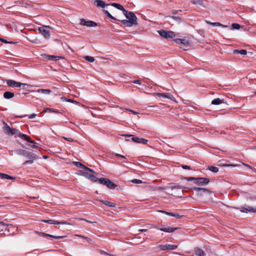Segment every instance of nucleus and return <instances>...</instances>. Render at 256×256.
I'll use <instances>...</instances> for the list:
<instances>
[{
	"instance_id": "1",
	"label": "nucleus",
	"mask_w": 256,
	"mask_h": 256,
	"mask_svg": "<svg viewBox=\"0 0 256 256\" xmlns=\"http://www.w3.org/2000/svg\"><path fill=\"white\" fill-rule=\"evenodd\" d=\"M126 20L121 21L122 23L127 27H131L138 25V18L135 14L132 12L124 11V13Z\"/></svg>"
},
{
	"instance_id": "2",
	"label": "nucleus",
	"mask_w": 256,
	"mask_h": 256,
	"mask_svg": "<svg viewBox=\"0 0 256 256\" xmlns=\"http://www.w3.org/2000/svg\"><path fill=\"white\" fill-rule=\"evenodd\" d=\"M183 179L188 181L193 180L194 184L199 186H204L208 184L210 180L209 178H194V177H184Z\"/></svg>"
},
{
	"instance_id": "3",
	"label": "nucleus",
	"mask_w": 256,
	"mask_h": 256,
	"mask_svg": "<svg viewBox=\"0 0 256 256\" xmlns=\"http://www.w3.org/2000/svg\"><path fill=\"white\" fill-rule=\"evenodd\" d=\"M98 181L100 184H102L106 186L107 188L110 189H114L116 186L113 182H112L110 180L106 178H100L98 180Z\"/></svg>"
},
{
	"instance_id": "4",
	"label": "nucleus",
	"mask_w": 256,
	"mask_h": 256,
	"mask_svg": "<svg viewBox=\"0 0 256 256\" xmlns=\"http://www.w3.org/2000/svg\"><path fill=\"white\" fill-rule=\"evenodd\" d=\"M18 154L26 156L28 159L37 160L38 157L34 154L23 150H16Z\"/></svg>"
},
{
	"instance_id": "5",
	"label": "nucleus",
	"mask_w": 256,
	"mask_h": 256,
	"mask_svg": "<svg viewBox=\"0 0 256 256\" xmlns=\"http://www.w3.org/2000/svg\"><path fill=\"white\" fill-rule=\"evenodd\" d=\"M158 32L162 37L165 38H174L176 36V33L172 31L160 30H158Z\"/></svg>"
},
{
	"instance_id": "6",
	"label": "nucleus",
	"mask_w": 256,
	"mask_h": 256,
	"mask_svg": "<svg viewBox=\"0 0 256 256\" xmlns=\"http://www.w3.org/2000/svg\"><path fill=\"white\" fill-rule=\"evenodd\" d=\"M170 188L172 190H178L177 192H172L171 194L172 195L175 196L182 197L181 194L182 192V190L183 188H188L186 187V186H180V185H178V186H171Z\"/></svg>"
},
{
	"instance_id": "7",
	"label": "nucleus",
	"mask_w": 256,
	"mask_h": 256,
	"mask_svg": "<svg viewBox=\"0 0 256 256\" xmlns=\"http://www.w3.org/2000/svg\"><path fill=\"white\" fill-rule=\"evenodd\" d=\"M154 96H156L159 98L162 97L164 98H166L170 100H173L175 102H178V101L176 100V98L174 97V96L170 94V93H160V92H156V93H154L153 94Z\"/></svg>"
},
{
	"instance_id": "8",
	"label": "nucleus",
	"mask_w": 256,
	"mask_h": 256,
	"mask_svg": "<svg viewBox=\"0 0 256 256\" xmlns=\"http://www.w3.org/2000/svg\"><path fill=\"white\" fill-rule=\"evenodd\" d=\"M2 122L4 125L3 130L6 134L14 135L17 134L18 130L16 129L10 128L4 122Z\"/></svg>"
},
{
	"instance_id": "9",
	"label": "nucleus",
	"mask_w": 256,
	"mask_h": 256,
	"mask_svg": "<svg viewBox=\"0 0 256 256\" xmlns=\"http://www.w3.org/2000/svg\"><path fill=\"white\" fill-rule=\"evenodd\" d=\"M95 174H96V172H95V173H93V172L89 173L88 172H82V176H85L86 178L90 180L91 181H92L93 182H96V181H98V178H96V176L94 175Z\"/></svg>"
},
{
	"instance_id": "10",
	"label": "nucleus",
	"mask_w": 256,
	"mask_h": 256,
	"mask_svg": "<svg viewBox=\"0 0 256 256\" xmlns=\"http://www.w3.org/2000/svg\"><path fill=\"white\" fill-rule=\"evenodd\" d=\"M158 248L161 250H174L178 248L176 245H170V244H161L158 246Z\"/></svg>"
},
{
	"instance_id": "11",
	"label": "nucleus",
	"mask_w": 256,
	"mask_h": 256,
	"mask_svg": "<svg viewBox=\"0 0 256 256\" xmlns=\"http://www.w3.org/2000/svg\"><path fill=\"white\" fill-rule=\"evenodd\" d=\"M6 84L10 86L16 88H20L22 85H28V84L16 82L13 80H8Z\"/></svg>"
},
{
	"instance_id": "12",
	"label": "nucleus",
	"mask_w": 256,
	"mask_h": 256,
	"mask_svg": "<svg viewBox=\"0 0 256 256\" xmlns=\"http://www.w3.org/2000/svg\"><path fill=\"white\" fill-rule=\"evenodd\" d=\"M191 188L192 190H195L196 191H198V192H200L198 194V196H202V194L201 192H206V193H208V194H210L212 193V192L210 190H209L208 189L206 188H198V187H192Z\"/></svg>"
},
{
	"instance_id": "13",
	"label": "nucleus",
	"mask_w": 256,
	"mask_h": 256,
	"mask_svg": "<svg viewBox=\"0 0 256 256\" xmlns=\"http://www.w3.org/2000/svg\"><path fill=\"white\" fill-rule=\"evenodd\" d=\"M80 24L88 27H94L97 26L96 22L90 20L86 21V20L83 18L80 20Z\"/></svg>"
},
{
	"instance_id": "14",
	"label": "nucleus",
	"mask_w": 256,
	"mask_h": 256,
	"mask_svg": "<svg viewBox=\"0 0 256 256\" xmlns=\"http://www.w3.org/2000/svg\"><path fill=\"white\" fill-rule=\"evenodd\" d=\"M42 221L43 222H46V223H48L50 224H60L72 225L71 224H70V223L68 222H63V221L58 222V221L53 220H43Z\"/></svg>"
},
{
	"instance_id": "15",
	"label": "nucleus",
	"mask_w": 256,
	"mask_h": 256,
	"mask_svg": "<svg viewBox=\"0 0 256 256\" xmlns=\"http://www.w3.org/2000/svg\"><path fill=\"white\" fill-rule=\"evenodd\" d=\"M16 134H18V136L22 138V139H24L32 144H35V142L32 140L28 136H27L26 135L22 134V133L18 132H17Z\"/></svg>"
},
{
	"instance_id": "16",
	"label": "nucleus",
	"mask_w": 256,
	"mask_h": 256,
	"mask_svg": "<svg viewBox=\"0 0 256 256\" xmlns=\"http://www.w3.org/2000/svg\"><path fill=\"white\" fill-rule=\"evenodd\" d=\"M39 31L46 38H48L50 36V32L45 29L44 27H40L38 28Z\"/></svg>"
},
{
	"instance_id": "17",
	"label": "nucleus",
	"mask_w": 256,
	"mask_h": 256,
	"mask_svg": "<svg viewBox=\"0 0 256 256\" xmlns=\"http://www.w3.org/2000/svg\"><path fill=\"white\" fill-rule=\"evenodd\" d=\"M36 232L41 236H48V237L53 238H54L56 239H59V238H63L64 237L63 236H52V235H51L50 234H47L42 232Z\"/></svg>"
},
{
	"instance_id": "18",
	"label": "nucleus",
	"mask_w": 256,
	"mask_h": 256,
	"mask_svg": "<svg viewBox=\"0 0 256 256\" xmlns=\"http://www.w3.org/2000/svg\"><path fill=\"white\" fill-rule=\"evenodd\" d=\"M74 164L78 166H79V167H80L82 168H84V170L88 171L89 172H93V173H95V172L94 171L92 170L86 166H84V164H82L79 162H74Z\"/></svg>"
},
{
	"instance_id": "19",
	"label": "nucleus",
	"mask_w": 256,
	"mask_h": 256,
	"mask_svg": "<svg viewBox=\"0 0 256 256\" xmlns=\"http://www.w3.org/2000/svg\"><path fill=\"white\" fill-rule=\"evenodd\" d=\"M158 212H162V213H163V214H165L167 215H168V216H174L176 218H181L182 216H181L179 214H173L172 212H166V211H164V210H158L157 211Z\"/></svg>"
},
{
	"instance_id": "20",
	"label": "nucleus",
	"mask_w": 256,
	"mask_h": 256,
	"mask_svg": "<svg viewBox=\"0 0 256 256\" xmlns=\"http://www.w3.org/2000/svg\"><path fill=\"white\" fill-rule=\"evenodd\" d=\"M174 41L177 44L180 43L184 46H189L190 44V42L186 39L176 38Z\"/></svg>"
},
{
	"instance_id": "21",
	"label": "nucleus",
	"mask_w": 256,
	"mask_h": 256,
	"mask_svg": "<svg viewBox=\"0 0 256 256\" xmlns=\"http://www.w3.org/2000/svg\"><path fill=\"white\" fill-rule=\"evenodd\" d=\"M132 140L133 142H138V143H142L144 144H146L148 142V140L144 138H140L137 137L133 136L132 138Z\"/></svg>"
},
{
	"instance_id": "22",
	"label": "nucleus",
	"mask_w": 256,
	"mask_h": 256,
	"mask_svg": "<svg viewBox=\"0 0 256 256\" xmlns=\"http://www.w3.org/2000/svg\"><path fill=\"white\" fill-rule=\"evenodd\" d=\"M43 56L46 58H48L50 60H56L60 58L64 59V57L62 56H54L53 55H48L47 54H44Z\"/></svg>"
},
{
	"instance_id": "23",
	"label": "nucleus",
	"mask_w": 256,
	"mask_h": 256,
	"mask_svg": "<svg viewBox=\"0 0 256 256\" xmlns=\"http://www.w3.org/2000/svg\"><path fill=\"white\" fill-rule=\"evenodd\" d=\"M242 212H256V208H254L252 206H248L246 208H242L240 210Z\"/></svg>"
},
{
	"instance_id": "24",
	"label": "nucleus",
	"mask_w": 256,
	"mask_h": 256,
	"mask_svg": "<svg viewBox=\"0 0 256 256\" xmlns=\"http://www.w3.org/2000/svg\"><path fill=\"white\" fill-rule=\"evenodd\" d=\"M194 251L195 254L198 256H205L204 251L199 248H196Z\"/></svg>"
},
{
	"instance_id": "25",
	"label": "nucleus",
	"mask_w": 256,
	"mask_h": 256,
	"mask_svg": "<svg viewBox=\"0 0 256 256\" xmlns=\"http://www.w3.org/2000/svg\"><path fill=\"white\" fill-rule=\"evenodd\" d=\"M94 2L98 7L104 8L106 5L105 2L102 0H96Z\"/></svg>"
},
{
	"instance_id": "26",
	"label": "nucleus",
	"mask_w": 256,
	"mask_h": 256,
	"mask_svg": "<svg viewBox=\"0 0 256 256\" xmlns=\"http://www.w3.org/2000/svg\"><path fill=\"white\" fill-rule=\"evenodd\" d=\"M178 228H160V230L162 232H172L175 230H177Z\"/></svg>"
},
{
	"instance_id": "27",
	"label": "nucleus",
	"mask_w": 256,
	"mask_h": 256,
	"mask_svg": "<svg viewBox=\"0 0 256 256\" xmlns=\"http://www.w3.org/2000/svg\"><path fill=\"white\" fill-rule=\"evenodd\" d=\"M98 201L110 207H114L116 206V204L114 203H112L107 200H98Z\"/></svg>"
},
{
	"instance_id": "28",
	"label": "nucleus",
	"mask_w": 256,
	"mask_h": 256,
	"mask_svg": "<svg viewBox=\"0 0 256 256\" xmlns=\"http://www.w3.org/2000/svg\"><path fill=\"white\" fill-rule=\"evenodd\" d=\"M111 5L115 8H116L120 10H121L123 12V13H124V11H126V10L122 6L121 4H116V3H112L111 4Z\"/></svg>"
},
{
	"instance_id": "29",
	"label": "nucleus",
	"mask_w": 256,
	"mask_h": 256,
	"mask_svg": "<svg viewBox=\"0 0 256 256\" xmlns=\"http://www.w3.org/2000/svg\"><path fill=\"white\" fill-rule=\"evenodd\" d=\"M4 96L6 99L11 98L14 96V94L10 92H6L4 93Z\"/></svg>"
},
{
	"instance_id": "30",
	"label": "nucleus",
	"mask_w": 256,
	"mask_h": 256,
	"mask_svg": "<svg viewBox=\"0 0 256 256\" xmlns=\"http://www.w3.org/2000/svg\"><path fill=\"white\" fill-rule=\"evenodd\" d=\"M224 102V100H222L219 98H217L214 99V100H212V104H214V105H218V104H222Z\"/></svg>"
},
{
	"instance_id": "31",
	"label": "nucleus",
	"mask_w": 256,
	"mask_h": 256,
	"mask_svg": "<svg viewBox=\"0 0 256 256\" xmlns=\"http://www.w3.org/2000/svg\"><path fill=\"white\" fill-rule=\"evenodd\" d=\"M38 92L43 94H48L51 93V90L48 89H38L37 91Z\"/></svg>"
},
{
	"instance_id": "32",
	"label": "nucleus",
	"mask_w": 256,
	"mask_h": 256,
	"mask_svg": "<svg viewBox=\"0 0 256 256\" xmlns=\"http://www.w3.org/2000/svg\"><path fill=\"white\" fill-rule=\"evenodd\" d=\"M206 23L209 24H211V25H212L214 26H222L223 28H226V27H227L228 26H226V25H224L220 22H210L208 21H206Z\"/></svg>"
},
{
	"instance_id": "33",
	"label": "nucleus",
	"mask_w": 256,
	"mask_h": 256,
	"mask_svg": "<svg viewBox=\"0 0 256 256\" xmlns=\"http://www.w3.org/2000/svg\"><path fill=\"white\" fill-rule=\"evenodd\" d=\"M0 176L2 178H4V179H8V180H14V178L10 176H9L7 174H2V173H0Z\"/></svg>"
},
{
	"instance_id": "34",
	"label": "nucleus",
	"mask_w": 256,
	"mask_h": 256,
	"mask_svg": "<svg viewBox=\"0 0 256 256\" xmlns=\"http://www.w3.org/2000/svg\"><path fill=\"white\" fill-rule=\"evenodd\" d=\"M234 53H238L246 55L247 54V52L245 50H234Z\"/></svg>"
},
{
	"instance_id": "35",
	"label": "nucleus",
	"mask_w": 256,
	"mask_h": 256,
	"mask_svg": "<svg viewBox=\"0 0 256 256\" xmlns=\"http://www.w3.org/2000/svg\"><path fill=\"white\" fill-rule=\"evenodd\" d=\"M208 169L214 172H217L218 171V168L214 166H208Z\"/></svg>"
},
{
	"instance_id": "36",
	"label": "nucleus",
	"mask_w": 256,
	"mask_h": 256,
	"mask_svg": "<svg viewBox=\"0 0 256 256\" xmlns=\"http://www.w3.org/2000/svg\"><path fill=\"white\" fill-rule=\"evenodd\" d=\"M104 12L105 13V14H106V16H107L108 18H112V20H118L116 19V18H114V17L113 16H112L111 15V14H110V13L108 10H104Z\"/></svg>"
},
{
	"instance_id": "37",
	"label": "nucleus",
	"mask_w": 256,
	"mask_h": 256,
	"mask_svg": "<svg viewBox=\"0 0 256 256\" xmlns=\"http://www.w3.org/2000/svg\"><path fill=\"white\" fill-rule=\"evenodd\" d=\"M84 58H85L86 60L91 62H92L94 61V58L92 56H85Z\"/></svg>"
},
{
	"instance_id": "38",
	"label": "nucleus",
	"mask_w": 256,
	"mask_h": 256,
	"mask_svg": "<svg viewBox=\"0 0 256 256\" xmlns=\"http://www.w3.org/2000/svg\"><path fill=\"white\" fill-rule=\"evenodd\" d=\"M166 18H170L176 20L178 22H182V18L179 16H168Z\"/></svg>"
},
{
	"instance_id": "39",
	"label": "nucleus",
	"mask_w": 256,
	"mask_h": 256,
	"mask_svg": "<svg viewBox=\"0 0 256 256\" xmlns=\"http://www.w3.org/2000/svg\"><path fill=\"white\" fill-rule=\"evenodd\" d=\"M192 2L194 4H198L204 7H205L203 2L200 0H194Z\"/></svg>"
},
{
	"instance_id": "40",
	"label": "nucleus",
	"mask_w": 256,
	"mask_h": 256,
	"mask_svg": "<svg viewBox=\"0 0 256 256\" xmlns=\"http://www.w3.org/2000/svg\"><path fill=\"white\" fill-rule=\"evenodd\" d=\"M232 30H238L242 27L239 24L236 23L232 24Z\"/></svg>"
},
{
	"instance_id": "41",
	"label": "nucleus",
	"mask_w": 256,
	"mask_h": 256,
	"mask_svg": "<svg viewBox=\"0 0 256 256\" xmlns=\"http://www.w3.org/2000/svg\"><path fill=\"white\" fill-rule=\"evenodd\" d=\"M34 160L29 159V160L25 161L24 164H32L34 162Z\"/></svg>"
},
{
	"instance_id": "42",
	"label": "nucleus",
	"mask_w": 256,
	"mask_h": 256,
	"mask_svg": "<svg viewBox=\"0 0 256 256\" xmlns=\"http://www.w3.org/2000/svg\"><path fill=\"white\" fill-rule=\"evenodd\" d=\"M220 166H236L238 165V164H220Z\"/></svg>"
},
{
	"instance_id": "43",
	"label": "nucleus",
	"mask_w": 256,
	"mask_h": 256,
	"mask_svg": "<svg viewBox=\"0 0 256 256\" xmlns=\"http://www.w3.org/2000/svg\"><path fill=\"white\" fill-rule=\"evenodd\" d=\"M132 182L134 184H142V182L141 180L138 179H134L132 180Z\"/></svg>"
},
{
	"instance_id": "44",
	"label": "nucleus",
	"mask_w": 256,
	"mask_h": 256,
	"mask_svg": "<svg viewBox=\"0 0 256 256\" xmlns=\"http://www.w3.org/2000/svg\"><path fill=\"white\" fill-rule=\"evenodd\" d=\"M77 236H80V237H81V238H84V239H85V240H86L88 242H90L92 240L90 238H88V237H86V236H80V235H77Z\"/></svg>"
},
{
	"instance_id": "45",
	"label": "nucleus",
	"mask_w": 256,
	"mask_h": 256,
	"mask_svg": "<svg viewBox=\"0 0 256 256\" xmlns=\"http://www.w3.org/2000/svg\"><path fill=\"white\" fill-rule=\"evenodd\" d=\"M62 138H64V140H66L68 142H74V140L72 138H66L64 136H62Z\"/></svg>"
},
{
	"instance_id": "46",
	"label": "nucleus",
	"mask_w": 256,
	"mask_h": 256,
	"mask_svg": "<svg viewBox=\"0 0 256 256\" xmlns=\"http://www.w3.org/2000/svg\"><path fill=\"white\" fill-rule=\"evenodd\" d=\"M28 40L32 42H34V43H36L38 42V40L36 38H32V39H28Z\"/></svg>"
},
{
	"instance_id": "47",
	"label": "nucleus",
	"mask_w": 256,
	"mask_h": 256,
	"mask_svg": "<svg viewBox=\"0 0 256 256\" xmlns=\"http://www.w3.org/2000/svg\"><path fill=\"white\" fill-rule=\"evenodd\" d=\"M0 40L2 42H4V43H10V44H12V43L14 44V42H8L6 40H4V39H3L2 38H0Z\"/></svg>"
},
{
	"instance_id": "48",
	"label": "nucleus",
	"mask_w": 256,
	"mask_h": 256,
	"mask_svg": "<svg viewBox=\"0 0 256 256\" xmlns=\"http://www.w3.org/2000/svg\"><path fill=\"white\" fill-rule=\"evenodd\" d=\"M182 167L184 168V169H186V170H190V166H186V165H182Z\"/></svg>"
},
{
	"instance_id": "49",
	"label": "nucleus",
	"mask_w": 256,
	"mask_h": 256,
	"mask_svg": "<svg viewBox=\"0 0 256 256\" xmlns=\"http://www.w3.org/2000/svg\"><path fill=\"white\" fill-rule=\"evenodd\" d=\"M133 83H134L135 84H140V85L142 84L140 81L139 80H134L133 81Z\"/></svg>"
},
{
	"instance_id": "50",
	"label": "nucleus",
	"mask_w": 256,
	"mask_h": 256,
	"mask_svg": "<svg viewBox=\"0 0 256 256\" xmlns=\"http://www.w3.org/2000/svg\"><path fill=\"white\" fill-rule=\"evenodd\" d=\"M36 114H32L28 116L30 118H33L36 116Z\"/></svg>"
},
{
	"instance_id": "51",
	"label": "nucleus",
	"mask_w": 256,
	"mask_h": 256,
	"mask_svg": "<svg viewBox=\"0 0 256 256\" xmlns=\"http://www.w3.org/2000/svg\"><path fill=\"white\" fill-rule=\"evenodd\" d=\"M126 110H128L129 112H132V113H133L134 114H138L137 112H134V111L133 110H130V109L126 108Z\"/></svg>"
},
{
	"instance_id": "52",
	"label": "nucleus",
	"mask_w": 256,
	"mask_h": 256,
	"mask_svg": "<svg viewBox=\"0 0 256 256\" xmlns=\"http://www.w3.org/2000/svg\"><path fill=\"white\" fill-rule=\"evenodd\" d=\"M100 252L101 254H105V255L109 254H108V252H104V251H103V250H100Z\"/></svg>"
},
{
	"instance_id": "53",
	"label": "nucleus",
	"mask_w": 256,
	"mask_h": 256,
	"mask_svg": "<svg viewBox=\"0 0 256 256\" xmlns=\"http://www.w3.org/2000/svg\"><path fill=\"white\" fill-rule=\"evenodd\" d=\"M156 190H164L165 188L164 187H157L154 188Z\"/></svg>"
},
{
	"instance_id": "54",
	"label": "nucleus",
	"mask_w": 256,
	"mask_h": 256,
	"mask_svg": "<svg viewBox=\"0 0 256 256\" xmlns=\"http://www.w3.org/2000/svg\"><path fill=\"white\" fill-rule=\"evenodd\" d=\"M122 136H126V137H130V136H132V138L133 136H134L133 135H132V134H122Z\"/></svg>"
},
{
	"instance_id": "55",
	"label": "nucleus",
	"mask_w": 256,
	"mask_h": 256,
	"mask_svg": "<svg viewBox=\"0 0 256 256\" xmlns=\"http://www.w3.org/2000/svg\"><path fill=\"white\" fill-rule=\"evenodd\" d=\"M116 156H120V157H121V158H125V156H124L121 155V154H116Z\"/></svg>"
},
{
	"instance_id": "56",
	"label": "nucleus",
	"mask_w": 256,
	"mask_h": 256,
	"mask_svg": "<svg viewBox=\"0 0 256 256\" xmlns=\"http://www.w3.org/2000/svg\"><path fill=\"white\" fill-rule=\"evenodd\" d=\"M47 111L52 112V109H50V108H46V110H44V112H46Z\"/></svg>"
},
{
	"instance_id": "57",
	"label": "nucleus",
	"mask_w": 256,
	"mask_h": 256,
	"mask_svg": "<svg viewBox=\"0 0 256 256\" xmlns=\"http://www.w3.org/2000/svg\"><path fill=\"white\" fill-rule=\"evenodd\" d=\"M242 164L244 166H246V167L249 168H252V167H251V166H249V165H248V164H244V163H242Z\"/></svg>"
},
{
	"instance_id": "58",
	"label": "nucleus",
	"mask_w": 256,
	"mask_h": 256,
	"mask_svg": "<svg viewBox=\"0 0 256 256\" xmlns=\"http://www.w3.org/2000/svg\"><path fill=\"white\" fill-rule=\"evenodd\" d=\"M66 101L68 102H73L74 103V100H73L68 99V100H66Z\"/></svg>"
},
{
	"instance_id": "59",
	"label": "nucleus",
	"mask_w": 256,
	"mask_h": 256,
	"mask_svg": "<svg viewBox=\"0 0 256 256\" xmlns=\"http://www.w3.org/2000/svg\"><path fill=\"white\" fill-rule=\"evenodd\" d=\"M138 231L140 232H144L146 231V229H140L138 230Z\"/></svg>"
},
{
	"instance_id": "60",
	"label": "nucleus",
	"mask_w": 256,
	"mask_h": 256,
	"mask_svg": "<svg viewBox=\"0 0 256 256\" xmlns=\"http://www.w3.org/2000/svg\"><path fill=\"white\" fill-rule=\"evenodd\" d=\"M31 147L32 148H38V146L36 145H32V146H31Z\"/></svg>"
},
{
	"instance_id": "61",
	"label": "nucleus",
	"mask_w": 256,
	"mask_h": 256,
	"mask_svg": "<svg viewBox=\"0 0 256 256\" xmlns=\"http://www.w3.org/2000/svg\"><path fill=\"white\" fill-rule=\"evenodd\" d=\"M82 172H82V171H81V170H80L78 174L82 176Z\"/></svg>"
},
{
	"instance_id": "62",
	"label": "nucleus",
	"mask_w": 256,
	"mask_h": 256,
	"mask_svg": "<svg viewBox=\"0 0 256 256\" xmlns=\"http://www.w3.org/2000/svg\"><path fill=\"white\" fill-rule=\"evenodd\" d=\"M62 100H64L66 101V100H68V98H64V97H62L61 98Z\"/></svg>"
},
{
	"instance_id": "63",
	"label": "nucleus",
	"mask_w": 256,
	"mask_h": 256,
	"mask_svg": "<svg viewBox=\"0 0 256 256\" xmlns=\"http://www.w3.org/2000/svg\"><path fill=\"white\" fill-rule=\"evenodd\" d=\"M52 112H56V113H58V110H52Z\"/></svg>"
},
{
	"instance_id": "64",
	"label": "nucleus",
	"mask_w": 256,
	"mask_h": 256,
	"mask_svg": "<svg viewBox=\"0 0 256 256\" xmlns=\"http://www.w3.org/2000/svg\"><path fill=\"white\" fill-rule=\"evenodd\" d=\"M43 157H44V158H45V159H46V158H48V156H43Z\"/></svg>"
}]
</instances>
